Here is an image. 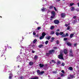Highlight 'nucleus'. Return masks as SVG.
Instances as JSON below:
<instances>
[{"mask_svg": "<svg viewBox=\"0 0 79 79\" xmlns=\"http://www.w3.org/2000/svg\"><path fill=\"white\" fill-rule=\"evenodd\" d=\"M51 13L52 15L51 16V18H52V19L53 18H55V12L54 11H53L51 12Z\"/></svg>", "mask_w": 79, "mask_h": 79, "instance_id": "1", "label": "nucleus"}, {"mask_svg": "<svg viewBox=\"0 0 79 79\" xmlns=\"http://www.w3.org/2000/svg\"><path fill=\"white\" fill-rule=\"evenodd\" d=\"M58 58L60 60H63V54H60L59 55Z\"/></svg>", "mask_w": 79, "mask_h": 79, "instance_id": "2", "label": "nucleus"}, {"mask_svg": "<svg viewBox=\"0 0 79 79\" xmlns=\"http://www.w3.org/2000/svg\"><path fill=\"white\" fill-rule=\"evenodd\" d=\"M74 78V76L73 75H70L69 76L68 79H71Z\"/></svg>", "mask_w": 79, "mask_h": 79, "instance_id": "3", "label": "nucleus"}, {"mask_svg": "<svg viewBox=\"0 0 79 79\" xmlns=\"http://www.w3.org/2000/svg\"><path fill=\"white\" fill-rule=\"evenodd\" d=\"M54 23H55V24H58V23H60V21L58 20H56L54 21Z\"/></svg>", "mask_w": 79, "mask_h": 79, "instance_id": "4", "label": "nucleus"}, {"mask_svg": "<svg viewBox=\"0 0 79 79\" xmlns=\"http://www.w3.org/2000/svg\"><path fill=\"white\" fill-rule=\"evenodd\" d=\"M61 16L62 17V18H64L65 16H66V14H65L62 13L61 15Z\"/></svg>", "mask_w": 79, "mask_h": 79, "instance_id": "5", "label": "nucleus"}, {"mask_svg": "<svg viewBox=\"0 0 79 79\" xmlns=\"http://www.w3.org/2000/svg\"><path fill=\"white\" fill-rule=\"evenodd\" d=\"M12 77H13L12 73H10L9 75V79H11V78H12Z\"/></svg>", "mask_w": 79, "mask_h": 79, "instance_id": "6", "label": "nucleus"}, {"mask_svg": "<svg viewBox=\"0 0 79 79\" xmlns=\"http://www.w3.org/2000/svg\"><path fill=\"white\" fill-rule=\"evenodd\" d=\"M54 51H55V50H51L49 51V53L50 54H51L52 53H53V52H54Z\"/></svg>", "mask_w": 79, "mask_h": 79, "instance_id": "7", "label": "nucleus"}, {"mask_svg": "<svg viewBox=\"0 0 79 79\" xmlns=\"http://www.w3.org/2000/svg\"><path fill=\"white\" fill-rule=\"evenodd\" d=\"M41 10L42 11H46V10H47V9L43 8L42 9H41Z\"/></svg>", "mask_w": 79, "mask_h": 79, "instance_id": "8", "label": "nucleus"}, {"mask_svg": "<svg viewBox=\"0 0 79 79\" xmlns=\"http://www.w3.org/2000/svg\"><path fill=\"white\" fill-rule=\"evenodd\" d=\"M33 64H34V63L32 61L30 62L29 63V64L30 66H32V65H33Z\"/></svg>", "mask_w": 79, "mask_h": 79, "instance_id": "9", "label": "nucleus"}, {"mask_svg": "<svg viewBox=\"0 0 79 79\" xmlns=\"http://www.w3.org/2000/svg\"><path fill=\"white\" fill-rule=\"evenodd\" d=\"M45 35H46V33L45 32H43L42 34V35L43 37H44V36H45Z\"/></svg>", "mask_w": 79, "mask_h": 79, "instance_id": "10", "label": "nucleus"}, {"mask_svg": "<svg viewBox=\"0 0 79 79\" xmlns=\"http://www.w3.org/2000/svg\"><path fill=\"white\" fill-rule=\"evenodd\" d=\"M64 53H65V54H66L68 53V51H67V50H66V49H64Z\"/></svg>", "mask_w": 79, "mask_h": 79, "instance_id": "11", "label": "nucleus"}, {"mask_svg": "<svg viewBox=\"0 0 79 79\" xmlns=\"http://www.w3.org/2000/svg\"><path fill=\"white\" fill-rule=\"evenodd\" d=\"M71 11H74V7H72L70 8Z\"/></svg>", "mask_w": 79, "mask_h": 79, "instance_id": "12", "label": "nucleus"}, {"mask_svg": "<svg viewBox=\"0 0 79 79\" xmlns=\"http://www.w3.org/2000/svg\"><path fill=\"white\" fill-rule=\"evenodd\" d=\"M69 70H70V71H73V67H70L69 68Z\"/></svg>", "mask_w": 79, "mask_h": 79, "instance_id": "13", "label": "nucleus"}, {"mask_svg": "<svg viewBox=\"0 0 79 79\" xmlns=\"http://www.w3.org/2000/svg\"><path fill=\"white\" fill-rule=\"evenodd\" d=\"M67 45L68 46H71V44L69 42H68L67 43Z\"/></svg>", "mask_w": 79, "mask_h": 79, "instance_id": "14", "label": "nucleus"}, {"mask_svg": "<svg viewBox=\"0 0 79 79\" xmlns=\"http://www.w3.org/2000/svg\"><path fill=\"white\" fill-rule=\"evenodd\" d=\"M44 36H40V40H42V39H44Z\"/></svg>", "mask_w": 79, "mask_h": 79, "instance_id": "15", "label": "nucleus"}, {"mask_svg": "<svg viewBox=\"0 0 79 79\" xmlns=\"http://www.w3.org/2000/svg\"><path fill=\"white\" fill-rule=\"evenodd\" d=\"M44 47V45H43L42 44H41L39 46V48H42V47Z\"/></svg>", "mask_w": 79, "mask_h": 79, "instance_id": "16", "label": "nucleus"}, {"mask_svg": "<svg viewBox=\"0 0 79 79\" xmlns=\"http://www.w3.org/2000/svg\"><path fill=\"white\" fill-rule=\"evenodd\" d=\"M39 79V78L37 77H34V78H31V79Z\"/></svg>", "mask_w": 79, "mask_h": 79, "instance_id": "17", "label": "nucleus"}, {"mask_svg": "<svg viewBox=\"0 0 79 79\" xmlns=\"http://www.w3.org/2000/svg\"><path fill=\"white\" fill-rule=\"evenodd\" d=\"M37 42V40L35 39L33 41V44H35V43Z\"/></svg>", "mask_w": 79, "mask_h": 79, "instance_id": "18", "label": "nucleus"}, {"mask_svg": "<svg viewBox=\"0 0 79 79\" xmlns=\"http://www.w3.org/2000/svg\"><path fill=\"white\" fill-rule=\"evenodd\" d=\"M38 58V57L36 55H35V57H34V59L35 60H36V59H37Z\"/></svg>", "mask_w": 79, "mask_h": 79, "instance_id": "19", "label": "nucleus"}, {"mask_svg": "<svg viewBox=\"0 0 79 79\" xmlns=\"http://www.w3.org/2000/svg\"><path fill=\"white\" fill-rule=\"evenodd\" d=\"M73 36H74V34H71L70 35V38H72L73 37Z\"/></svg>", "mask_w": 79, "mask_h": 79, "instance_id": "20", "label": "nucleus"}, {"mask_svg": "<svg viewBox=\"0 0 79 79\" xmlns=\"http://www.w3.org/2000/svg\"><path fill=\"white\" fill-rule=\"evenodd\" d=\"M40 68H42V67L44 66V65H43V64H40Z\"/></svg>", "mask_w": 79, "mask_h": 79, "instance_id": "21", "label": "nucleus"}, {"mask_svg": "<svg viewBox=\"0 0 79 79\" xmlns=\"http://www.w3.org/2000/svg\"><path fill=\"white\" fill-rule=\"evenodd\" d=\"M51 38V37L50 36H47V39L48 40H49Z\"/></svg>", "mask_w": 79, "mask_h": 79, "instance_id": "22", "label": "nucleus"}, {"mask_svg": "<svg viewBox=\"0 0 79 79\" xmlns=\"http://www.w3.org/2000/svg\"><path fill=\"white\" fill-rule=\"evenodd\" d=\"M37 73L39 74H40V70H37Z\"/></svg>", "mask_w": 79, "mask_h": 79, "instance_id": "23", "label": "nucleus"}, {"mask_svg": "<svg viewBox=\"0 0 79 79\" xmlns=\"http://www.w3.org/2000/svg\"><path fill=\"white\" fill-rule=\"evenodd\" d=\"M74 3H71L70 4V6H73V5H74Z\"/></svg>", "mask_w": 79, "mask_h": 79, "instance_id": "24", "label": "nucleus"}, {"mask_svg": "<svg viewBox=\"0 0 79 79\" xmlns=\"http://www.w3.org/2000/svg\"><path fill=\"white\" fill-rule=\"evenodd\" d=\"M44 71H42L40 72V74H44Z\"/></svg>", "mask_w": 79, "mask_h": 79, "instance_id": "25", "label": "nucleus"}, {"mask_svg": "<svg viewBox=\"0 0 79 79\" xmlns=\"http://www.w3.org/2000/svg\"><path fill=\"white\" fill-rule=\"evenodd\" d=\"M48 41H46V42H45V44L46 45H47L48 44Z\"/></svg>", "mask_w": 79, "mask_h": 79, "instance_id": "26", "label": "nucleus"}, {"mask_svg": "<svg viewBox=\"0 0 79 79\" xmlns=\"http://www.w3.org/2000/svg\"><path fill=\"white\" fill-rule=\"evenodd\" d=\"M69 55H70V56H73V53H70Z\"/></svg>", "mask_w": 79, "mask_h": 79, "instance_id": "27", "label": "nucleus"}, {"mask_svg": "<svg viewBox=\"0 0 79 79\" xmlns=\"http://www.w3.org/2000/svg\"><path fill=\"white\" fill-rule=\"evenodd\" d=\"M56 35L58 36L59 35V33L58 32H56Z\"/></svg>", "mask_w": 79, "mask_h": 79, "instance_id": "28", "label": "nucleus"}, {"mask_svg": "<svg viewBox=\"0 0 79 79\" xmlns=\"http://www.w3.org/2000/svg\"><path fill=\"white\" fill-rule=\"evenodd\" d=\"M62 37H66V35H65V34H63L62 35Z\"/></svg>", "mask_w": 79, "mask_h": 79, "instance_id": "29", "label": "nucleus"}, {"mask_svg": "<svg viewBox=\"0 0 79 79\" xmlns=\"http://www.w3.org/2000/svg\"><path fill=\"white\" fill-rule=\"evenodd\" d=\"M63 34V32H60V33H59V35H62V34Z\"/></svg>", "mask_w": 79, "mask_h": 79, "instance_id": "30", "label": "nucleus"}, {"mask_svg": "<svg viewBox=\"0 0 79 79\" xmlns=\"http://www.w3.org/2000/svg\"><path fill=\"white\" fill-rule=\"evenodd\" d=\"M53 8V6H51L49 7V8L50 9H52V8Z\"/></svg>", "mask_w": 79, "mask_h": 79, "instance_id": "31", "label": "nucleus"}, {"mask_svg": "<svg viewBox=\"0 0 79 79\" xmlns=\"http://www.w3.org/2000/svg\"><path fill=\"white\" fill-rule=\"evenodd\" d=\"M50 54L49 52L48 53H46V55L47 56H48V55H50Z\"/></svg>", "mask_w": 79, "mask_h": 79, "instance_id": "32", "label": "nucleus"}, {"mask_svg": "<svg viewBox=\"0 0 79 79\" xmlns=\"http://www.w3.org/2000/svg\"><path fill=\"white\" fill-rule=\"evenodd\" d=\"M69 24H65V26H66V27H67V26H69Z\"/></svg>", "mask_w": 79, "mask_h": 79, "instance_id": "33", "label": "nucleus"}, {"mask_svg": "<svg viewBox=\"0 0 79 79\" xmlns=\"http://www.w3.org/2000/svg\"><path fill=\"white\" fill-rule=\"evenodd\" d=\"M73 50H70V53H73Z\"/></svg>", "mask_w": 79, "mask_h": 79, "instance_id": "34", "label": "nucleus"}, {"mask_svg": "<svg viewBox=\"0 0 79 79\" xmlns=\"http://www.w3.org/2000/svg\"><path fill=\"white\" fill-rule=\"evenodd\" d=\"M54 34V31H52L51 32V34Z\"/></svg>", "mask_w": 79, "mask_h": 79, "instance_id": "35", "label": "nucleus"}, {"mask_svg": "<svg viewBox=\"0 0 79 79\" xmlns=\"http://www.w3.org/2000/svg\"><path fill=\"white\" fill-rule=\"evenodd\" d=\"M64 40H68V38H65L64 39Z\"/></svg>", "mask_w": 79, "mask_h": 79, "instance_id": "36", "label": "nucleus"}, {"mask_svg": "<svg viewBox=\"0 0 79 79\" xmlns=\"http://www.w3.org/2000/svg\"><path fill=\"white\" fill-rule=\"evenodd\" d=\"M70 28V27L68 26V27H67V30H69V29Z\"/></svg>", "mask_w": 79, "mask_h": 79, "instance_id": "37", "label": "nucleus"}, {"mask_svg": "<svg viewBox=\"0 0 79 79\" xmlns=\"http://www.w3.org/2000/svg\"><path fill=\"white\" fill-rule=\"evenodd\" d=\"M40 29H41V27H38L37 28L38 30H40Z\"/></svg>", "mask_w": 79, "mask_h": 79, "instance_id": "38", "label": "nucleus"}, {"mask_svg": "<svg viewBox=\"0 0 79 79\" xmlns=\"http://www.w3.org/2000/svg\"><path fill=\"white\" fill-rule=\"evenodd\" d=\"M24 78V77H22V76H21L20 77V79H23Z\"/></svg>", "mask_w": 79, "mask_h": 79, "instance_id": "39", "label": "nucleus"}, {"mask_svg": "<svg viewBox=\"0 0 79 79\" xmlns=\"http://www.w3.org/2000/svg\"><path fill=\"white\" fill-rule=\"evenodd\" d=\"M54 28V27L52 26L51 27V29H53Z\"/></svg>", "mask_w": 79, "mask_h": 79, "instance_id": "40", "label": "nucleus"}, {"mask_svg": "<svg viewBox=\"0 0 79 79\" xmlns=\"http://www.w3.org/2000/svg\"><path fill=\"white\" fill-rule=\"evenodd\" d=\"M54 9L55 11H57V10L56 9V8L55 7H54Z\"/></svg>", "mask_w": 79, "mask_h": 79, "instance_id": "41", "label": "nucleus"}, {"mask_svg": "<svg viewBox=\"0 0 79 79\" xmlns=\"http://www.w3.org/2000/svg\"><path fill=\"white\" fill-rule=\"evenodd\" d=\"M64 65H65V64H64V63H63L62 64V66H64Z\"/></svg>", "mask_w": 79, "mask_h": 79, "instance_id": "42", "label": "nucleus"}, {"mask_svg": "<svg viewBox=\"0 0 79 79\" xmlns=\"http://www.w3.org/2000/svg\"><path fill=\"white\" fill-rule=\"evenodd\" d=\"M60 76H64V74L63 73H61L60 74Z\"/></svg>", "mask_w": 79, "mask_h": 79, "instance_id": "43", "label": "nucleus"}, {"mask_svg": "<svg viewBox=\"0 0 79 79\" xmlns=\"http://www.w3.org/2000/svg\"><path fill=\"white\" fill-rule=\"evenodd\" d=\"M56 44H59V41H58V40L56 41Z\"/></svg>", "mask_w": 79, "mask_h": 79, "instance_id": "44", "label": "nucleus"}, {"mask_svg": "<svg viewBox=\"0 0 79 79\" xmlns=\"http://www.w3.org/2000/svg\"><path fill=\"white\" fill-rule=\"evenodd\" d=\"M61 72H62V73H64V70H62Z\"/></svg>", "mask_w": 79, "mask_h": 79, "instance_id": "45", "label": "nucleus"}, {"mask_svg": "<svg viewBox=\"0 0 79 79\" xmlns=\"http://www.w3.org/2000/svg\"><path fill=\"white\" fill-rule=\"evenodd\" d=\"M57 64H60V61H59L57 62Z\"/></svg>", "mask_w": 79, "mask_h": 79, "instance_id": "46", "label": "nucleus"}, {"mask_svg": "<svg viewBox=\"0 0 79 79\" xmlns=\"http://www.w3.org/2000/svg\"><path fill=\"white\" fill-rule=\"evenodd\" d=\"M52 62H53L54 63H55V61H54L53 60H52Z\"/></svg>", "mask_w": 79, "mask_h": 79, "instance_id": "47", "label": "nucleus"}, {"mask_svg": "<svg viewBox=\"0 0 79 79\" xmlns=\"http://www.w3.org/2000/svg\"><path fill=\"white\" fill-rule=\"evenodd\" d=\"M68 36V33H66V35H65V36Z\"/></svg>", "mask_w": 79, "mask_h": 79, "instance_id": "48", "label": "nucleus"}, {"mask_svg": "<svg viewBox=\"0 0 79 79\" xmlns=\"http://www.w3.org/2000/svg\"><path fill=\"white\" fill-rule=\"evenodd\" d=\"M76 18V16H73V18H74V19H75V18Z\"/></svg>", "mask_w": 79, "mask_h": 79, "instance_id": "49", "label": "nucleus"}, {"mask_svg": "<svg viewBox=\"0 0 79 79\" xmlns=\"http://www.w3.org/2000/svg\"><path fill=\"white\" fill-rule=\"evenodd\" d=\"M51 39H52V40H54L55 39V38H54L53 37H52L51 38Z\"/></svg>", "mask_w": 79, "mask_h": 79, "instance_id": "50", "label": "nucleus"}, {"mask_svg": "<svg viewBox=\"0 0 79 79\" xmlns=\"http://www.w3.org/2000/svg\"><path fill=\"white\" fill-rule=\"evenodd\" d=\"M32 52L33 53H35V51H34L32 50Z\"/></svg>", "mask_w": 79, "mask_h": 79, "instance_id": "51", "label": "nucleus"}, {"mask_svg": "<svg viewBox=\"0 0 79 79\" xmlns=\"http://www.w3.org/2000/svg\"><path fill=\"white\" fill-rule=\"evenodd\" d=\"M33 35H35L36 34H35V32H34L33 33Z\"/></svg>", "mask_w": 79, "mask_h": 79, "instance_id": "52", "label": "nucleus"}, {"mask_svg": "<svg viewBox=\"0 0 79 79\" xmlns=\"http://www.w3.org/2000/svg\"><path fill=\"white\" fill-rule=\"evenodd\" d=\"M53 48H54V49H56L57 48H56V47H54Z\"/></svg>", "mask_w": 79, "mask_h": 79, "instance_id": "53", "label": "nucleus"}, {"mask_svg": "<svg viewBox=\"0 0 79 79\" xmlns=\"http://www.w3.org/2000/svg\"><path fill=\"white\" fill-rule=\"evenodd\" d=\"M76 45H77V44H74V46H75V47H76Z\"/></svg>", "mask_w": 79, "mask_h": 79, "instance_id": "54", "label": "nucleus"}, {"mask_svg": "<svg viewBox=\"0 0 79 79\" xmlns=\"http://www.w3.org/2000/svg\"><path fill=\"white\" fill-rule=\"evenodd\" d=\"M11 48V47H8V48Z\"/></svg>", "mask_w": 79, "mask_h": 79, "instance_id": "55", "label": "nucleus"}, {"mask_svg": "<svg viewBox=\"0 0 79 79\" xmlns=\"http://www.w3.org/2000/svg\"><path fill=\"white\" fill-rule=\"evenodd\" d=\"M19 56H17V59H18V58H19Z\"/></svg>", "mask_w": 79, "mask_h": 79, "instance_id": "56", "label": "nucleus"}, {"mask_svg": "<svg viewBox=\"0 0 79 79\" xmlns=\"http://www.w3.org/2000/svg\"><path fill=\"white\" fill-rule=\"evenodd\" d=\"M35 23H36L37 24H38V23H37V22H35Z\"/></svg>", "mask_w": 79, "mask_h": 79, "instance_id": "57", "label": "nucleus"}, {"mask_svg": "<svg viewBox=\"0 0 79 79\" xmlns=\"http://www.w3.org/2000/svg\"><path fill=\"white\" fill-rule=\"evenodd\" d=\"M60 31V30L59 29L57 30V31Z\"/></svg>", "mask_w": 79, "mask_h": 79, "instance_id": "58", "label": "nucleus"}, {"mask_svg": "<svg viewBox=\"0 0 79 79\" xmlns=\"http://www.w3.org/2000/svg\"><path fill=\"white\" fill-rule=\"evenodd\" d=\"M57 1H60V0H57Z\"/></svg>", "mask_w": 79, "mask_h": 79, "instance_id": "59", "label": "nucleus"}, {"mask_svg": "<svg viewBox=\"0 0 79 79\" xmlns=\"http://www.w3.org/2000/svg\"><path fill=\"white\" fill-rule=\"evenodd\" d=\"M22 39H24V38L23 37H22Z\"/></svg>", "mask_w": 79, "mask_h": 79, "instance_id": "60", "label": "nucleus"}, {"mask_svg": "<svg viewBox=\"0 0 79 79\" xmlns=\"http://www.w3.org/2000/svg\"><path fill=\"white\" fill-rule=\"evenodd\" d=\"M23 55H24V53H22Z\"/></svg>", "mask_w": 79, "mask_h": 79, "instance_id": "61", "label": "nucleus"}, {"mask_svg": "<svg viewBox=\"0 0 79 79\" xmlns=\"http://www.w3.org/2000/svg\"><path fill=\"white\" fill-rule=\"evenodd\" d=\"M77 11H79V9H77Z\"/></svg>", "mask_w": 79, "mask_h": 79, "instance_id": "62", "label": "nucleus"}, {"mask_svg": "<svg viewBox=\"0 0 79 79\" xmlns=\"http://www.w3.org/2000/svg\"><path fill=\"white\" fill-rule=\"evenodd\" d=\"M20 54H22V52L20 53Z\"/></svg>", "mask_w": 79, "mask_h": 79, "instance_id": "63", "label": "nucleus"}, {"mask_svg": "<svg viewBox=\"0 0 79 79\" xmlns=\"http://www.w3.org/2000/svg\"><path fill=\"white\" fill-rule=\"evenodd\" d=\"M0 17H1V18H2V16H1Z\"/></svg>", "mask_w": 79, "mask_h": 79, "instance_id": "64", "label": "nucleus"}]
</instances>
